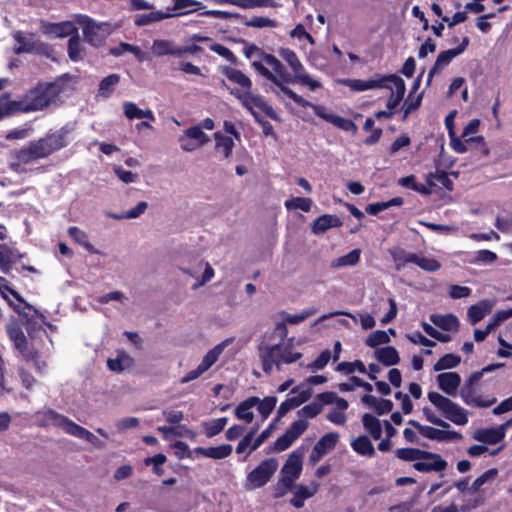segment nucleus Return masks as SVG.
<instances>
[{"label":"nucleus","mask_w":512,"mask_h":512,"mask_svg":"<svg viewBox=\"0 0 512 512\" xmlns=\"http://www.w3.org/2000/svg\"><path fill=\"white\" fill-rule=\"evenodd\" d=\"M60 86L56 83H41L29 90L19 101L0 102V119L5 115L15 112H32L43 110L56 103L60 96Z\"/></svg>","instance_id":"nucleus-1"},{"label":"nucleus","mask_w":512,"mask_h":512,"mask_svg":"<svg viewBox=\"0 0 512 512\" xmlns=\"http://www.w3.org/2000/svg\"><path fill=\"white\" fill-rule=\"evenodd\" d=\"M71 128L63 126L58 130L47 133L37 141L31 142L27 147L18 150L15 158L18 164H29L43 159L56 151L68 146L71 141Z\"/></svg>","instance_id":"nucleus-2"},{"label":"nucleus","mask_w":512,"mask_h":512,"mask_svg":"<svg viewBox=\"0 0 512 512\" xmlns=\"http://www.w3.org/2000/svg\"><path fill=\"white\" fill-rule=\"evenodd\" d=\"M275 85V88L272 89V92L279 98H281V95L284 94L290 99H292L296 104L302 106V107H311L314 111V113L324 119L325 121L333 124L335 127L344 130V131H351L356 130V125L354 122L350 119L343 118L341 116L335 115L333 113H329L327 109L322 105L313 104L306 99H304L302 96L295 93L292 89H290L287 84L289 83H297V81H276L272 82Z\"/></svg>","instance_id":"nucleus-3"},{"label":"nucleus","mask_w":512,"mask_h":512,"mask_svg":"<svg viewBox=\"0 0 512 512\" xmlns=\"http://www.w3.org/2000/svg\"><path fill=\"white\" fill-rule=\"evenodd\" d=\"M275 85V88L272 89V92L279 98H281V95L284 94L290 99H292L296 104L302 106V107H311L314 111V113L324 119L325 121L333 124L335 127L344 130V131H351L356 130V125L354 122L350 119L343 118L341 116L335 115L333 113H329L327 109L322 105L313 104L306 99H304L302 96L295 93L292 89H290L287 84L289 83H297V81H276L272 82Z\"/></svg>","instance_id":"nucleus-4"},{"label":"nucleus","mask_w":512,"mask_h":512,"mask_svg":"<svg viewBox=\"0 0 512 512\" xmlns=\"http://www.w3.org/2000/svg\"><path fill=\"white\" fill-rule=\"evenodd\" d=\"M302 354L293 350L291 340L282 341L277 344H261L259 346V357L262 362L263 371L271 373L274 366L281 368L282 364H291L300 359Z\"/></svg>","instance_id":"nucleus-5"},{"label":"nucleus","mask_w":512,"mask_h":512,"mask_svg":"<svg viewBox=\"0 0 512 512\" xmlns=\"http://www.w3.org/2000/svg\"><path fill=\"white\" fill-rule=\"evenodd\" d=\"M231 94L240 101L241 105L253 115L257 122H261L259 112L264 113L273 120L279 119L273 107L267 103L262 95L254 93L252 88L250 90L232 89Z\"/></svg>","instance_id":"nucleus-6"},{"label":"nucleus","mask_w":512,"mask_h":512,"mask_svg":"<svg viewBox=\"0 0 512 512\" xmlns=\"http://www.w3.org/2000/svg\"><path fill=\"white\" fill-rule=\"evenodd\" d=\"M427 398L447 420L460 426L468 423L469 419L467 410L453 402L448 397L438 392L430 391L427 394Z\"/></svg>","instance_id":"nucleus-7"},{"label":"nucleus","mask_w":512,"mask_h":512,"mask_svg":"<svg viewBox=\"0 0 512 512\" xmlns=\"http://www.w3.org/2000/svg\"><path fill=\"white\" fill-rule=\"evenodd\" d=\"M278 55L290 67L293 81L307 86L311 91L321 88L322 84L319 80L312 78L306 71L304 65L298 58L297 54L290 48L281 47L278 49Z\"/></svg>","instance_id":"nucleus-8"},{"label":"nucleus","mask_w":512,"mask_h":512,"mask_svg":"<svg viewBox=\"0 0 512 512\" xmlns=\"http://www.w3.org/2000/svg\"><path fill=\"white\" fill-rule=\"evenodd\" d=\"M7 334L14 347L27 361H33L40 372L45 370L46 363L39 360L37 352L28 347L26 336L17 324H9L7 326Z\"/></svg>","instance_id":"nucleus-9"},{"label":"nucleus","mask_w":512,"mask_h":512,"mask_svg":"<svg viewBox=\"0 0 512 512\" xmlns=\"http://www.w3.org/2000/svg\"><path fill=\"white\" fill-rule=\"evenodd\" d=\"M278 468L275 459L269 458L262 461L246 477L244 487L247 490H254L267 484Z\"/></svg>","instance_id":"nucleus-10"},{"label":"nucleus","mask_w":512,"mask_h":512,"mask_svg":"<svg viewBox=\"0 0 512 512\" xmlns=\"http://www.w3.org/2000/svg\"><path fill=\"white\" fill-rule=\"evenodd\" d=\"M266 64L271 68L268 69L264 64H260L259 62L254 63V70L259 73L265 79L276 82V81H293L292 75L287 72L285 66L282 62L271 55V57H266Z\"/></svg>","instance_id":"nucleus-11"},{"label":"nucleus","mask_w":512,"mask_h":512,"mask_svg":"<svg viewBox=\"0 0 512 512\" xmlns=\"http://www.w3.org/2000/svg\"><path fill=\"white\" fill-rule=\"evenodd\" d=\"M77 21L82 27L85 40L92 45H99L110 34L109 25L106 23H96L83 15Z\"/></svg>","instance_id":"nucleus-12"},{"label":"nucleus","mask_w":512,"mask_h":512,"mask_svg":"<svg viewBox=\"0 0 512 512\" xmlns=\"http://www.w3.org/2000/svg\"><path fill=\"white\" fill-rule=\"evenodd\" d=\"M387 87H380L379 89H386L390 91V96L387 100L386 107L392 113H394L395 109L399 106L401 101L404 98L406 85L404 80L395 75H384V80Z\"/></svg>","instance_id":"nucleus-13"},{"label":"nucleus","mask_w":512,"mask_h":512,"mask_svg":"<svg viewBox=\"0 0 512 512\" xmlns=\"http://www.w3.org/2000/svg\"><path fill=\"white\" fill-rule=\"evenodd\" d=\"M209 141V136L198 126L187 128L178 138L180 148L184 152H193L206 145Z\"/></svg>","instance_id":"nucleus-14"},{"label":"nucleus","mask_w":512,"mask_h":512,"mask_svg":"<svg viewBox=\"0 0 512 512\" xmlns=\"http://www.w3.org/2000/svg\"><path fill=\"white\" fill-rule=\"evenodd\" d=\"M303 456L304 450L302 449H296L289 455L281 469L283 483H291L294 485V482L299 478L302 471Z\"/></svg>","instance_id":"nucleus-15"},{"label":"nucleus","mask_w":512,"mask_h":512,"mask_svg":"<svg viewBox=\"0 0 512 512\" xmlns=\"http://www.w3.org/2000/svg\"><path fill=\"white\" fill-rule=\"evenodd\" d=\"M469 43H470L469 38L467 36H465V37H463V39L458 47L440 52L437 56L434 66L432 67V69L430 70V72L428 74L427 82L430 83L432 77L435 74L440 73L442 71V69L444 67H446L447 65H449L450 62L454 58L461 55L466 50Z\"/></svg>","instance_id":"nucleus-16"},{"label":"nucleus","mask_w":512,"mask_h":512,"mask_svg":"<svg viewBox=\"0 0 512 512\" xmlns=\"http://www.w3.org/2000/svg\"><path fill=\"white\" fill-rule=\"evenodd\" d=\"M308 425V421L304 419L294 421L286 432L276 439L274 449L279 452L288 449L305 432Z\"/></svg>","instance_id":"nucleus-17"},{"label":"nucleus","mask_w":512,"mask_h":512,"mask_svg":"<svg viewBox=\"0 0 512 512\" xmlns=\"http://www.w3.org/2000/svg\"><path fill=\"white\" fill-rule=\"evenodd\" d=\"M511 423H512V420H509V421H506L505 423H503L499 426H496V427H488V428L478 429L473 433L472 438L475 441H478V442H481L484 444H489V445L497 444L505 438L506 431Z\"/></svg>","instance_id":"nucleus-18"},{"label":"nucleus","mask_w":512,"mask_h":512,"mask_svg":"<svg viewBox=\"0 0 512 512\" xmlns=\"http://www.w3.org/2000/svg\"><path fill=\"white\" fill-rule=\"evenodd\" d=\"M481 379V373H473L471 376L465 381L464 385L461 387L460 396L465 404L471 407L478 408H487V404L479 403L476 397L479 396V391H477L474 387L475 383Z\"/></svg>","instance_id":"nucleus-19"},{"label":"nucleus","mask_w":512,"mask_h":512,"mask_svg":"<svg viewBox=\"0 0 512 512\" xmlns=\"http://www.w3.org/2000/svg\"><path fill=\"white\" fill-rule=\"evenodd\" d=\"M413 467L420 472H440L447 467V462L439 454L424 451L421 460L414 463Z\"/></svg>","instance_id":"nucleus-20"},{"label":"nucleus","mask_w":512,"mask_h":512,"mask_svg":"<svg viewBox=\"0 0 512 512\" xmlns=\"http://www.w3.org/2000/svg\"><path fill=\"white\" fill-rule=\"evenodd\" d=\"M339 439V434L336 432H330L322 436L315 444L311 454L310 461L315 464L327 454L329 451L334 449Z\"/></svg>","instance_id":"nucleus-21"},{"label":"nucleus","mask_w":512,"mask_h":512,"mask_svg":"<svg viewBox=\"0 0 512 512\" xmlns=\"http://www.w3.org/2000/svg\"><path fill=\"white\" fill-rule=\"evenodd\" d=\"M384 75L375 74L373 77L362 79H343L340 82L349 87L352 91L362 92L372 89H379L380 87H387L385 84Z\"/></svg>","instance_id":"nucleus-22"},{"label":"nucleus","mask_w":512,"mask_h":512,"mask_svg":"<svg viewBox=\"0 0 512 512\" xmlns=\"http://www.w3.org/2000/svg\"><path fill=\"white\" fill-rule=\"evenodd\" d=\"M421 435L438 442H453L462 439V434L448 428L438 429L431 426L421 427Z\"/></svg>","instance_id":"nucleus-23"},{"label":"nucleus","mask_w":512,"mask_h":512,"mask_svg":"<svg viewBox=\"0 0 512 512\" xmlns=\"http://www.w3.org/2000/svg\"><path fill=\"white\" fill-rule=\"evenodd\" d=\"M436 382L445 394L455 396L461 384V377L457 372H443L437 375Z\"/></svg>","instance_id":"nucleus-24"},{"label":"nucleus","mask_w":512,"mask_h":512,"mask_svg":"<svg viewBox=\"0 0 512 512\" xmlns=\"http://www.w3.org/2000/svg\"><path fill=\"white\" fill-rule=\"evenodd\" d=\"M215 141V154L220 159H228L231 157L234 146L235 138L232 136H226L223 132L217 131L213 134Z\"/></svg>","instance_id":"nucleus-25"},{"label":"nucleus","mask_w":512,"mask_h":512,"mask_svg":"<svg viewBox=\"0 0 512 512\" xmlns=\"http://www.w3.org/2000/svg\"><path fill=\"white\" fill-rule=\"evenodd\" d=\"M22 258V254L14 247L8 244H0V271L9 274L12 265Z\"/></svg>","instance_id":"nucleus-26"},{"label":"nucleus","mask_w":512,"mask_h":512,"mask_svg":"<svg viewBox=\"0 0 512 512\" xmlns=\"http://www.w3.org/2000/svg\"><path fill=\"white\" fill-rule=\"evenodd\" d=\"M41 425L43 426H57L63 429L64 432L69 434V431L75 422L67 417L56 413L53 410H46L42 413Z\"/></svg>","instance_id":"nucleus-27"},{"label":"nucleus","mask_w":512,"mask_h":512,"mask_svg":"<svg viewBox=\"0 0 512 512\" xmlns=\"http://www.w3.org/2000/svg\"><path fill=\"white\" fill-rule=\"evenodd\" d=\"M43 33L56 38L72 35L76 31L75 25L70 21L59 23H42Z\"/></svg>","instance_id":"nucleus-28"},{"label":"nucleus","mask_w":512,"mask_h":512,"mask_svg":"<svg viewBox=\"0 0 512 512\" xmlns=\"http://www.w3.org/2000/svg\"><path fill=\"white\" fill-rule=\"evenodd\" d=\"M343 222L337 215L324 214L313 221L312 232L316 235L323 234L330 228L342 226Z\"/></svg>","instance_id":"nucleus-29"},{"label":"nucleus","mask_w":512,"mask_h":512,"mask_svg":"<svg viewBox=\"0 0 512 512\" xmlns=\"http://www.w3.org/2000/svg\"><path fill=\"white\" fill-rule=\"evenodd\" d=\"M319 485L315 482H312L308 486L304 485H293V493L294 497L291 499V504L296 508H301L304 505V501L318 491Z\"/></svg>","instance_id":"nucleus-30"},{"label":"nucleus","mask_w":512,"mask_h":512,"mask_svg":"<svg viewBox=\"0 0 512 512\" xmlns=\"http://www.w3.org/2000/svg\"><path fill=\"white\" fill-rule=\"evenodd\" d=\"M151 51L155 56H175L181 57L180 46L176 45L173 41L157 39L154 40Z\"/></svg>","instance_id":"nucleus-31"},{"label":"nucleus","mask_w":512,"mask_h":512,"mask_svg":"<svg viewBox=\"0 0 512 512\" xmlns=\"http://www.w3.org/2000/svg\"><path fill=\"white\" fill-rule=\"evenodd\" d=\"M232 342V339L228 338L221 343L210 349L203 357L199 366L206 372L208 371L219 359L225 348Z\"/></svg>","instance_id":"nucleus-32"},{"label":"nucleus","mask_w":512,"mask_h":512,"mask_svg":"<svg viewBox=\"0 0 512 512\" xmlns=\"http://www.w3.org/2000/svg\"><path fill=\"white\" fill-rule=\"evenodd\" d=\"M494 306L490 300H482L472 305L467 311V317L471 324L475 325L489 314Z\"/></svg>","instance_id":"nucleus-33"},{"label":"nucleus","mask_w":512,"mask_h":512,"mask_svg":"<svg viewBox=\"0 0 512 512\" xmlns=\"http://www.w3.org/2000/svg\"><path fill=\"white\" fill-rule=\"evenodd\" d=\"M233 451V447L230 444H222L215 447H198L195 449L197 454H200L206 458L215 460L224 459L228 457Z\"/></svg>","instance_id":"nucleus-34"},{"label":"nucleus","mask_w":512,"mask_h":512,"mask_svg":"<svg viewBox=\"0 0 512 512\" xmlns=\"http://www.w3.org/2000/svg\"><path fill=\"white\" fill-rule=\"evenodd\" d=\"M223 74L229 81L237 84L239 86V90H250L252 88L251 79L239 69L226 67L223 70Z\"/></svg>","instance_id":"nucleus-35"},{"label":"nucleus","mask_w":512,"mask_h":512,"mask_svg":"<svg viewBox=\"0 0 512 512\" xmlns=\"http://www.w3.org/2000/svg\"><path fill=\"white\" fill-rule=\"evenodd\" d=\"M257 402H259L258 397H250L242 401L235 409V416L239 420L251 423L254 419L252 409L257 405Z\"/></svg>","instance_id":"nucleus-36"},{"label":"nucleus","mask_w":512,"mask_h":512,"mask_svg":"<svg viewBox=\"0 0 512 512\" xmlns=\"http://www.w3.org/2000/svg\"><path fill=\"white\" fill-rule=\"evenodd\" d=\"M430 320L435 326L445 331L456 332L459 328V320L453 314H434L431 315Z\"/></svg>","instance_id":"nucleus-37"},{"label":"nucleus","mask_w":512,"mask_h":512,"mask_svg":"<svg viewBox=\"0 0 512 512\" xmlns=\"http://www.w3.org/2000/svg\"><path fill=\"white\" fill-rule=\"evenodd\" d=\"M375 358L385 366H393L399 363V353L393 346H386L374 352Z\"/></svg>","instance_id":"nucleus-38"},{"label":"nucleus","mask_w":512,"mask_h":512,"mask_svg":"<svg viewBox=\"0 0 512 512\" xmlns=\"http://www.w3.org/2000/svg\"><path fill=\"white\" fill-rule=\"evenodd\" d=\"M351 447L359 455L366 457H373L375 455V448L371 440L366 435H361L352 439Z\"/></svg>","instance_id":"nucleus-39"},{"label":"nucleus","mask_w":512,"mask_h":512,"mask_svg":"<svg viewBox=\"0 0 512 512\" xmlns=\"http://www.w3.org/2000/svg\"><path fill=\"white\" fill-rule=\"evenodd\" d=\"M13 36L19 44L14 48V52L16 54L29 53L35 49L36 42L33 34H24L20 31H17Z\"/></svg>","instance_id":"nucleus-40"},{"label":"nucleus","mask_w":512,"mask_h":512,"mask_svg":"<svg viewBox=\"0 0 512 512\" xmlns=\"http://www.w3.org/2000/svg\"><path fill=\"white\" fill-rule=\"evenodd\" d=\"M69 435L77 437L79 439H84L90 444H92L95 448L102 449L105 447V442L101 441L98 437H96L93 433L88 431L86 428L74 424L69 431Z\"/></svg>","instance_id":"nucleus-41"},{"label":"nucleus","mask_w":512,"mask_h":512,"mask_svg":"<svg viewBox=\"0 0 512 512\" xmlns=\"http://www.w3.org/2000/svg\"><path fill=\"white\" fill-rule=\"evenodd\" d=\"M244 56L251 60V66L254 68V63L266 64V57H271L272 54L266 53L263 49L255 44L245 43L243 47Z\"/></svg>","instance_id":"nucleus-42"},{"label":"nucleus","mask_w":512,"mask_h":512,"mask_svg":"<svg viewBox=\"0 0 512 512\" xmlns=\"http://www.w3.org/2000/svg\"><path fill=\"white\" fill-rule=\"evenodd\" d=\"M362 423L365 430L375 439L379 440L382 436L381 421L372 414L366 413L362 417Z\"/></svg>","instance_id":"nucleus-43"},{"label":"nucleus","mask_w":512,"mask_h":512,"mask_svg":"<svg viewBox=\"0 0 512 512\" xmlns=\"http://www.w3.org/2000/svg\"><path fill=\"white\" fill-rule=\"evenodd\" d=\"M133 364L132 358L124 351H119L115 358H110L107 361V366L111 371L121 372Z\"/></svg>","instance_id":"nucleus-44"},{"label":"nucleus","mask_w":512,"mask_h":512,"mask_svg":"<svg viewBox=\"0 0 512 512\" xmlns=\"http://www.w3.org/2000/svg\"><path fill=\"white\" fill-rule=\"evenodd\" d=\"M361 250L360 249H353L348 254L340 256L336 259H334L330 266L332 268H343L348 266H355L358 264L360 260Z\"/></svg>","instance_id":"nucleus-45"},{"label":"nucleus","mask_w":512,"mask_h":512,"mask_svg":"<svg viewBox=\"0 0 512 512\" xmlns=\"http://www.w3.org/2000/svg\"><path fill=\"white\" fill-rule=\"evenodd\" d=\"M119 81L120 76L118 74H110L103 78L99 84V96L103 98H109L114 92V89Z\"/></svg>","instance_id":"nucleus-46"},{"label":"nucleus","mask_w":512,"mask_h":512,"mask_svg":"<svg viewBox=\"0 0 512 512\" xmlns=\"http://www.w3.org/2000/svg\"><path fill=\"white\" fill-rule=\"evenodd\" d=\"M390 255L396 264V269L401 270L407 263H414L416 253L407 252L402 248L390 250Z\"/></svg>","instance_id":"nucleus-47"},{"label":"nucleus","mask_w":512,"mask_h":512,"mask_svg":"<svg viewBox=\"0 0 512 512\" xmlns=\"http://www.w3.org/2000/svg\"><path fill=\"white\" fill-rule=\"evenodd\" d=\"M173 15H184L197 11L201 8L202 3L195 0H173Z\"/></svg>","instance_id":"nucleus-48"},{"label":"nucleus","mask_w":512,"mask_h":512,"mask_svg":"<svg viewBox=\"0 0 512 512\" xmlns=\"http://www.w3.org/2000/svg\"><path fill=\"white\" fill-rule=\"evenodd\" d=\"M68 235L79 245L83 246L88 252H95L93 245L89 242L87 233L76 226L68 229Z\"/></svg>","instance_id":"nucleus-49"},{"label":"nucleus","mask_w":512,"mask_h":512,"mask_svg":"<svg viewBox=\"0 0 512 512\" xmlns=\"http://www.w3.org/2000/svg\"><path fill=\"white\" fill-rule=\"evenodd\" d=\"M480 127V120L479 119H473L471 120L463 129L462 137L465 139V142L467 143H484V137L483 136H475L472 137L475 133L478 132Z\"/></svg>","instance_id":"nucleus-50"},{"label":"nucleus","mask_w":512,"mask_h":512,"mask_svg":"<svg viewBox=\"0 0 512 512\" xmlns=\"http://www.w3.org/2000/svg\"><path fill=\"white\" fill-rule=\"evenodd\" d=\"M461 362L460 356L452 353L443 355L433 366L436 372L457 367Z\"/></svg>","instance_id":"nucleus-51"},{"label":"nucleus","mask_w":512,"mask_h":512,"mask_svg":"<svg viewBox=\"0 0 512 512\" xmlns=\"http://www.w3.org/2000/svg\"><path fill=\"white\" fill-rule=\"evenodd\" d=\"M498 475V469L491 468L485 471L483 474H481L479 477H477L471 486L469 487L470 493L474 494L477 493L480 488L486 484L487 482L493 481Z\"/></svg>","instance_id":"nucleus-52"},{"label":"nucleus","mask_w":512,"mask_h":512,"mask_svg":"<svg viewBox=\"0 0 512 512\" xmlns=\"http://www.w3.org/2000/svg\"><path fill=\"white\" fill-rule=\"evenodd\" d=\"M389 342L390 337L388 332L384 330H376L370 333L365 340V344L371 348H376L380 345L388 344Z\"/></svg>","instance_id":"nucleus-53"},{"label":"nucleus","mask_w":512,"mask_h":512,"mask_svg":"<svg viewBox=\"0 0 512 512\" xmlns=\"http://www.w3.org/2000/svg\"><path fill=\"white\" fill-rule=\"evenodd\" d=\"M228 418L221 417L217 419H213L204 423V431L206 436L213 437L218 435L227 425Z\"/></svg>","instance_id":"nucleus-54"},{"label":"nucleus","mask_w":512,"mask_h":512,"mask_svg":"<svg viewBox=\"0 0 512 512\" xmlns=\"http://www.w3.org/2000/svg\"><path fill=\"white\" fill-rule=\"evenodd\" d=\"M424 451L418 448H399L395 454L397 458L403 461L416 463L418 460H421Z\"/></svg>","instance_id":"nucleus-55"},{"label":"nucleus","mask_w":512,"mask_h":512,"mask_svg":"<svg viewBox=\"0 0 512 512\" xmlns=\"http://www.w3.org/2000/svg\"><path fill=\"white\" fill-rule=\"evenodd\" d=\"M276 403L277 398L275 396H268L265 397L264 399H259V402H257V405L255 407H257V410L262 416L263 421L269 417V415L275 408Z\"/></svg>","instance_id":"nucleus-56"},{"label":"nucleus","mask_w":512,"mask_h":512,"mask_svg":"<svg viewBox=\"0 0 512 512\" xmlns=\"http://www.w3.org/2000/svg\"><path fill=\"white\" fill-rule=\"evenodd\" d=\"M287 210H302L309 212L312 206V200L310 198L295 197L285 201L284 203Z\"/></svg>","instance_id":"nucleus-57"},{"label":"nucleus","mask_w":512,"mask_h":512,"mask_svg":"<svg viewBox=\"0 0 512 512\" xmlns=\"http://www.w3.org/2000/svg\"><path fill=\"white\" fill-rule=\"evenodd\" d=\"M337 371L343 372L345 374H352L356 371L361 374H365L367 372V368L360 360H356L354 362L343 361L337 365Z\"/></svg>","instance_id":"nucleus-58"},{"label":"nucleus","mask_w":512,"mask_h":512,"mask_svg":"<svg viewBox=\"0 0 512 512\" xmlns=\"http://www.w3.org/2000/svg\"><path fill=\"white\" fill-rule=\"evenodd\" d=\"M414 264L427 272H435L441 267L436 259L420 254H416Z\"/></svg>","instance_id":"nucleus-59"},{"label":"nucleus","mask_w":512,"mask_h":512,"mask_svg":"<svg viewBox=\"0 0 512 512\" xmlns=\"http://www.w3.org/2000/svg\"><path fill=\"white\" fill-rule=\"evenodd\" d=\"M312 393V388L305 383L294 387L289 395L296 399V401L299 402L300 406L301 404L310 399Z\"/></svg>","instance_id":"nucleus-60"},{"label":"nucleus","mask_w":512,"mask_h":512,"mask_svg":"<svg viewBox=\"0 0 512 512\" xmlns=\"http://www.w3.org/2000/svg\"><path fill=\"white\" fill-rule=\"evenodd\" d=\"M170 16H171L170 13H163V12H160V11H154V12H150L148 14H143V15L138 16L135 19V24L138 25V26H142V25H146V24H149V23H152V22H156V21L165 19V18L170 17Z\"/></svg>","instance_id":"nucleus-61"},{"label":"nucleus","mask_w":512,"mask_h":512,"mask_svg":"<svg viewBox=\"0 0 512 512\" xmlns=\"http://www.w3.org/2000/svg\"><path fill=\"white\" fill-rule=\"evenodd\" d=\"M277 420L272 421L254 440L248 454L258 449L273 433L276 428Z\"/></svg>","instance_id":"nucleus-62"},{"label":"nucleus","mask_w":512,"mask_h":512,"mask_svg":"<svg viewBox=\"0 0 512 512\" xmlns=\"http://www.w3.org/2000/svg\"><path fill=\"white\" fill-rule=\"evenodd\" d=\"M315 312H316V310L311 308V309L304 310L298 314H288V313L284 312V313H282V316H283V320L285 323L295 325V324H299V323L303 322L308 317L312 316Z\"/></svg>","instance_id":"nucleus-63"},{"label":"nucleus","mask_w":512,"mask_h":512,"mask_svg":"<svg viewBox=\"0 0 512 512\" xmlns=\"http://www.w3.org/2000/svg\"><path fill=\"white\" fill-rule=\"evenodd\" d=\"M68 54L71 60L78 61L82 58L81 43L78 36H72L68 41Z\"/></svg>","instance_id":"nucleus-64"}]
</instances>
